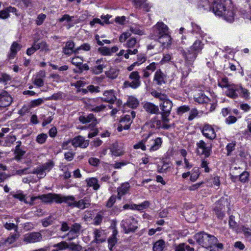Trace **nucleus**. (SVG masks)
<instances>
[{
    "instance_id": "f257e3e1",
    "label": "nucleus",
    "mask_w": 251,
    "mask_h": 251,
    "mask_svg": "<svg viewBox=\"0 0 251 251\" xmlns=\"http://www.w3.org/2000/svg\"><path fill=\"white\" fill-rule=\"evenodd\" d=\"M194 238L200 245L210 251H217L224 248L223 244L218 243V240L216 237L204 232L196 234Z\"/></svg>"
},
{
    "instance_id": "f03ea898",
    "label": "nucleus",
    "mask_w": 251,
    "mask_h": 251,
    "mask_svg": "<svg viewBox=\"0 0 251 251\" xmlns=\"http://www.w3.org/2000/svg\"><path fill=\"white\" fill-rule=\"evenodd\" d=\"M183 55L185 58L186 65L181 69L183 75L187 76L191 71L190 67H192L198 54L189 49L187 51L184 52Z\"/></svg>"
},
{
    "instance_id": "7ed1b4c3",
    "label": "nucleus",
    "mask_w": 251,
    "mask_h": 251,
    "mask_svg": "<svg viewBox=\"0 0 251 251\" xmlns=\"http://www.w3.org/2000/svg\"><path fill=\"white\" fill-rule=\"evenodd\" d=\"M138 222L133 217L123 220L120 224L121 227L126 234L134 232L138 228Z\"/></svg>"
},
{
    "instance_id": "20e7f679",
    "label": "nucleus",
    "mask_w": 251,
    "mask_h": 251,
    "mask_svg": "<svg viewBox=\"0 0 251 251\" xmlns=\"http://www.w3.org/2000/svg\"><path fill=\"white\" fill-rule=\"evenodd\" d=\"M136 116L135 112L132 111L129 114H126L122 117L119 122L117 128L119 132L122 131L123 129L127 130L130 128L133 119Z\"/></svg>"
},
{
    "instance_id": "39448f33",
    "label": "nucleus",
    "mask_w": 251,
    "mask_h": 251,
    "mask_svg": "<svg viewBox=\"0 0 251 251\" xmlns=\"http://www.w3.org/2000/svg\"><path fill=\"white\" fill-rule=\"evenodd\" d=\"M129 79L131 81H126L124 83L125 88L131 87L136 89L141 85L140 76L137 71L132 72L129 75Z\"/></svg>"
},
{
    "instance_id": "423d86ee",
    "label": "nucleus",
    "mask_w": 251,
    "mask_h": 251,
    "mask_svg": "<svg viewBox=\"0 0 251 251\" xmlns=\"http://www.w3.org/2000/svg\"><path fill=\"white\" fill-rule=\"evenodd\" d=\"M58 198H59V194L52 193L44 194L37 197H32L31 198V202H29V204L33 205V201L36 199H40L42 201L46 203H50L53 201L58 203Z\"/></svg>"
},
{
    "instance_id": "0eeeda50",
    "label": "nucleus",
    "mask_w": 251,
    "mask_h": 251,
    "mask_svg": "<svg viewBox=\"0 0 251 251\" xmlns=\"http://www.w3.org/2000/svg\"><path fill=\"white\" fill-rule=\"evenodd\" d=\"M211 10L216 16H223L226 10V6L222 0H214L211 3Z\"/></svg>"
},
{
    "instance_id": "6e6552de",
    "label": "nucleus",
    "mask_w": 251,
    "mask_h": 251,
    "mask_svg": "<svg viewBox=\"0 0 251 251\" xmlns=\"http://www.w3.org/2000/svg\"><path fill=\"white\" fill-rule=\"evenodd\" d=\"M153 34L156 38L169 33V28L163 22H158L153 27Z\"/></svg>"
},
{
    "instance_id": "1a4fd4ad",
    "label": "nucleus",
    "mask_w": 251,
    "mask_h": 251,
    "mask_svg": "<svg viewBox=\"0 0 251 251\" xmlns=\"http://www.w3.org/2000/svg\"><path fill=\"white\" fill-rule=\"evenodd\" d=\"M197 153L199 155H203L205 157L210 155L211 148L208 147L206 144L203 141L200 140L196 144Z\"/></svg>"
},
{
    "instance_id": "9d476101",
    "label": "nucleus",
    "mask_w": 251,
    "mask_h": 251,
    "mask_svg": "<svg viewBox=\"0 0 251 251\" xmlns=\"http://www.w3.org/2000/svg\"><path fill=\"white\" fill-rule=\"evenodd\" d=\"M42 235L39 232H32L24 235L23 241L26 244L34 243L42 240Z\"/></svg>"
},
{
    "instance_id": "9b49d317",
    "label": "nucleus",
    "mask_w": 251,
    "mask_h": 251,
    "mask_svg": "<svg viewBox=\"0 0 251 251\" xmlns=\"http://www.w3.org/2000/svg\"><path fill=\"white\" fill-rule=\"evenodd\" d=\"M241 89L240 85L231 84L227 88L226 91V96L232 99H236L240 94V91Z\"/></svg>"
},
{
    "instance_id": "f8f14e48",
    "label": "nucleus",
    "mask_w": 251,
    "mask_h": 251,
    "mask_svg": "<svg viewBox=\"0 0 251 251\" xmlns=\"http://www.w3.org/2000/svg\"><path fill=\"white\" fill-rule=\"evenodd\" d=\"M12 101V97L5 91L0 90V106L6 107L10 105Z\"/></svg>"
},
{
    "instance_id": "ddd939ff",
    "label": "nucleus",
    "mask_w": 251,
    "mask_h": 251,
    "mask_svg": "<svg viewBox=\"0 0 251 251\" xmlns=\"http://www.w3.org/2000/svg\"><path fill=\"white\" fill-rule=\"evenodd\" d=\"M71 143L72 145L75 148L79 147L82 148H86L89 145V140H85L83 137L79 135L73 138Z\"/></svg>"
},
{
    "instance_id": "4468645a",
    "label": "nucleus",
    "mask_w": 251,
    "mask_h": 251,
    "mask_svg": "<svg viewBox=\"0 0 251 251\" xmlns=\"http://www.w3.org/2000/svg\"><path fill=\"white\" fill-rule=\"evenodd\" d=\"M82 229L81 225L79 223H75L72 225L69 232L67 233V235L72 236L69 238V240H72L75 237H78L80 234Z\"/></svg>"
},
{
    "instance_id": "2eb2a0df",
    "label": "nucleus",
    "mask_w": 251,
    "mask_h": 251,
    "mask_svg": "<svg viewBox=\"0 0 251 251\" xmlns=\"http://www.w3.org/2000/svg\"><path fill=\"white\" fill-rule=\"evenodd\" d=\"M143 107L145 111L149 114L158 115L160 113L158 106L151 102H145Z\"/></svg>"
},
{
    "instance_id": "dca6fc26",
    "label": "nucleus",
    "mask_w": 251,
    "mask_h": 251,
    "mask_svg": "<svg viewBox=\"0 0 251 251\" xmlns=\"http://www.w3.org/2000/svg\"><path fill=\"white\" fill-rule=\"evenodd\" d=\"M202 134L210 140H213L216 137L214 128L209 125H205L202 129Z\"/></svg>"
},
{
    "instance_id": "f3484780",
    "label": "nucleus",
    "mask_w": 251,
    "mask_h": 251,
    "mask_svg": "<svg viewBox=\"0 0 251 251\" xmlns=\"http://www.w3.org/2000/svg\"><path fill=\"white\" fill-rule=\"evenodd\" d=\"M173 105L172 101L167 98L159 104L160 108L162 111L160 113H166V115L170 114Z\"/></svg>"
},
{
    "instance_id": "a211bd4d",
    "label": "nucleus",
    "mask_w": 251,
    "mask_h": 251,
    "mask_svg": "<svg viewBox=\"0 0 251 251\" xmlns=\"http://www.w3.org/2000/svg\"><path fill=\"white\" fill-rule=\"evenodd\" d=\"M66 203L69 206L75 207L76 201L75 198L73 196H62L59 194V198H58V203Z\"/></svg>"
},
{
    "instance_id": "6ab92c4d",
    "label": "nucleus",
    "mask_w": 251,
    "mask_h": 251,
    "mask_svg": "<svg viewBox=\"0 0 251 251\" xmlns=\"http://www.w3.org/2000/svg\"><path fill=\"white\" fill-rule=\"evenodd\" d=\"M223 202L225 203V201L221 200L217 201L215 203L214 207V211L218 218L222 219L224 216V212L223 209H225V205L223 204Z\"/></svg>"
},
{
    "instance_id": "aec40b11",
    "label": "nucleus",
    "mask_w": 251,
    "mask_h": 251,
    "mask_svg": "<svg viewBox=\"0 0 251 251\" xmlns=\"http://www.w3.org/2000/svg\"><path fill=\"white\" fill-rule=\"evenodd\" d=\"M166 78V75L159 69L155 73L153 80L157 85H162L165 84Z\"/></svg>"
},
{
    "instance_id": "412c9836",
    "label": "nucleus",
    "mask_w": 251,
    "mask_h": 251,
    "mask_svg": "<svg viewBox=\"0 0 251 251\" xmlns=\"http://www.w3.org/2000/svg\"><path fill=\"white\" fill-rule=\"evenodd\" d=\"M91 205V200L90 197H85L83 199L76 201L75 203V207H77L80 209H84L88 208Z\"/></svg>"
},
{
    "instance_id": "4be33fe9",
    "label": "nucleus",
    "mask_w": 251,
    "mask_h": 251,
    "mask_svg": "<svg viewBox=\"0 0 251 251\" xmlns=\"http://www.w3.org/2000/svg\"><path fill=\"white\" fill-rule=\"evenodd\" d=\"M136 8L143 9L146 12L150 11L151 6L146 2L147 0H131Z\"/></svg>"
},
{
    "instance_id": "5701e85b",
    "label": "nucleus",
    "mask_w": 251,
    "mask_h": 251,
    "mask_svg": "<svg viewBox=\"0 0 251 251\" xmlns=\"http://www.w3.org/2000/svg\"><path fill=\"white\" fill-rule=\"evenodd\" d=\"M102 100L110 103H114L116 100V97L114 94L113 90L105 91L103 93V97L102 98Z\"/></svg>"
},
{
    "instance_id": "b1692460",
    "label": "nucleus",
    "mask_w": 251,
    "mask_h": 251,
    "mask_svg": "<svg viewBox=\"0 0 251 251\" xmlns=\"http://www.w3.org/2000/svg\"><path fill=\"white\" fill-rule=\"evenodd\" d=\"M130 185L128 182L122 184L120 187L117 188L118 198L121 199L122 196L126 194L129 190Z\"/></svg>"
},
{
    "instance_id": "393cba45",
    "label": "nucleus",
    "mask_w": 251,
    "mask_h": 251,
    "mask_svg": "<svg viewBox=\"0 0 251 251\" xmlns=\"http://www.w3.org/2000/svg\"><path fill=\"white\" fill-rule=\"evenodd\" d=\"M22 48V45L18 44L16 42H14L11 47L10 53L8 54L9 59H13L16 55L18 51L20 50Z\"/></svg>"
},
{
    "instance_id": "a878e982",
    "label": "nucleus",
    "mask_w": 251,
    "mask_h": 251,
    "mask_svg": "<svg viewBox=\"0 0 251 251\" xmlns=\"http://www.w3.org/2000/svg\"><path fill=\"white\" fill-rule=\"evenodd\" d=\"M164 48H167L171 44V37L169 33L156 38Z\"/></svg>"
},
{
    "instance_id": "bb28decb",
    "label": "nucleus",
    "mask_w": 251,
    "mask_h": 251,
    "mask_svg": "<svg viewBox=\"0 0 251 251\" xmlns=\"http://www.w3.org/2000/svg\"><path fill=\"white\" fill-rule=\"evenodd\" d=\"M140 46L139 39L135 37H131L127 40L126 47L128 49H137Z\"/></svg>"
},
{
    "instance_id": "cd10ccee",
    "label": "nucleus",
    "mask_w": 251,
    "mask_h": 251,
    "mask_svg": "<svg viewBox=\"0 0 251 251\" xmlns=\"http://www.w3.org/2000/svg\"><path fill=\"white\" fill-rule=\"evenodd\" d=\"M203 46L204 44L201 40H197L189 49L198 54L201 52L203 48Z\"/></svg>"
},
{
    "instance_id": "c85d7f7f",
    "label": "nucleus",
    "mask_w": 251,
    "mask_h": 251,
    "mask_svg": "<svg viewBox=\"0 0 251 251\" xmlns=\"http://www.w3.org/2000/svg\"><path fill=\"white\" fill-rule=\"evenodd\" d=\"M150 141L152 143L151 145V146L150 149V151H155L159 149L162 143V139L160 137H157L154 139H151Z\"/></svg>"
},
{
    "instance_id": "c756f323",
    "label": "nucleus",
    "mask_w": 251,
    "mask_h": 251,
    "mask_svg": "<svg viewBox=\"0 0 251 251\" xmlns=\"http://www.w3.org/2000/svg\"><path fill=\"white\" fill-rule=\"evenodd\" d=\"M79 120L83 124H86L92 121L94 125L97 123V119L93 114H90L87 117L81 116L79 117Z\"/></svg>"
},
{
    "instance_id": "7c9ffc66",
    "label": "nucleus",
    "mask_w": 251,
    "mask_h": 251,
    "mask_svg": "<svg viewBox=\"0 0 251 251\" xmlns=\"http://www.w3.org/2000/svg\"><path fill=\"white\" fill-rule=\"evenodd\" d=\"M148 125L151 128L159 129L161 127V121L154 117L148 123Z\"/></svg>"
},
{
    "instance_id": "2f4dec72",
    "label": "nucleus",
    "mask_w": 251,
    "mask_h": 251,
    "mask_svg": "<svg viewBox=\"0 0 251 251\" xmlns=\"http://www.w3.org/2000/svg\"><path fill=\"white\" fill-rule=\"evenodd\" d=\"M101 61V60H97L96 62L97 66H95L91 68V71L93 74L96 75H99L102 73L103 69V65L100 64Z\"/></svg>"
},
{
    "instance_id": "473e14b6",
    "label": "nucleus",
    "mask_w": 251,
    "mask_h": 251,
    "mask_svg": "<svg viewBox=\"0 0 251 251\" xmlns=\"http://www.w3.org/2000/svg\"><path fill=\"white\" fill-rule=\"evenodd\" d=\"M108 17H101L102 20L98 18H95L90 22V25L91 26H93L96 23H98L102 25L104 24H111V23L109 21V18H108Z\"/></svg>"
},
{
    "instance_id": "72a5a7b5",
    "label": "nucleus",
    "mask_w": 251,
    "mask_h": 251,
    "mask_svg": "<svg viewBox=\"0 0 251 251\" xmlns=\"http://www.w3.org/2000/svg\"><path fill=\"white\" fill-rule=\"evenodd\" d=\"M110 151L112 154L116 156H120L122 154V151L119 147L117 143H115L112 144L110 148Z\"/></svg>"
},
{
    "instance_id": "f704fd0d",
    "label": "nucleus",
    "mask_w": 251,
    "mask_h": 251,
    "mask_svg": "<svg viewBox=\"0 0 251 251\" xmlns=\"http://www.w3.org/2000/svg\"><path fill=\"white\" fill-rule=\"evenodd\" d=\"M87 185L89 187H93L95 190H97L100 188V185L98 184V180L95 177H92L86 180Z\"/></svg>"
},
{
    "instance_id": "c9c22d12",
    "label": "nucleus",
    "mask_w": 251,
    "mask_h": 251,
    "mask_svg": "<svg viewBox=\"0 0 251 251\" xmlns=\"http://www.w3.org/2000/svg\"><path fill=\"white\" fill-rule=\"evenodd\" d=\"M20 237L18 231L14 233L10 234L5 241V244L10 245L15 242Z\"/></svg>"
},
{
    "instance_id": "e433bc0d",
    "label": "nucleus",
    "mask_w": 251,
    "mask_h": 251,
    "mask_svg": "<svg viewBox=\"0 0 251 251\" xmlns=\"http://www.w3.org/2000/svg\"><path fill=\"white\" fill-rule=\"evenodd\" d=\"M165 247V241L163 240H159L154 243L153 250V251H162Z\"/></svg>"
},
{
    "instance_id": "4c0bfd02",
    "label": "nucleus",
    "mask_w": 251,
    "mask_h": 251,
    "mask_svg": "<svg viewBox=\"0 0 251 251\" xmlns=\"http://www.w3.org/2000/svg\"><path fill=\"white\" fill-rule=\"evenodd\" d=\"M126 104L127 105L128 107L135 108L137 107L138 106L139 101L135 97L130 96L128 97Z\"/></svg>"
},
{
    "instance_id": "58836bf2",
    "label": "nucleus",
    "mask_w": 251,
    "mask_h": 251,
    "mask_svg": "<svg viewBox=\"0 0 251 251\" xmlns=\"http://www.w3.org/2000/svg\"><path fill=\"white\" fill-rule=\"evenodd\" d=\"M151 134H149L147 137L143 139L141 141L134 145L133 147L135 149H141L142 151L146 150L145 145L146 142L150 138Z\"/></svg>"
},
{
    "instance_id": "ea45409f",
    "label": "nucleus",
    "mask_w": 251,
    "mask_h": 251,
    "mask_svg": "<svg viewBox=\"0 0 251 251\" xmlns=\"http://www.w3.org/2000/svg\"><path fill=\"white\" fill-rule=\"evenodd\" d=\"M16 11L17 10L15 7L10 6L0 11V16H9L11 13L17 15Z\"/></svg>"
},
{
    "instance_id": "a19ab883",
    "label": "nucleus",
    "mask_w": 251,
    "mask_h": 251,
    "mask_svg": "<svg viewBox=\"0 0 251 251\" xmlns=\"http://www.w3.org/2000/svg\"><path fill=\"white\" fill-rule=\"evenodd\" d=\"M249 176L250 174L247 171H244L242 173H241L239 176H238L239 178V181L243 183L248 182L249 180ZM237 176H235V178H237Z\"/></svg>"
},
{
    "instance_id": "79ce46f5",
    "label": "nucleus",
    "mask_w": 251,
    "mask_h": 251,
    "mask_svg": "<svg viewBox=\"0 0 251 251\" xmlns=\"http://www.w3.org/2000/svg\"><path fill=\"white\" fill-rule=\"evenodd\" d=\"M55 218L52 215H50L49 217L44 219L42 221V225L44 227H47L51 225L55 221Z\"/></svg>"
},
{
    "instance_id": "37998d69",
    "label": "nucleus",
    "mask_w": 251,
    "mask_h": 251,
    "mask_svg": "<svg viewBox=\"0 0 251 251\" xmlns=\"http://www.w3.org/2000/svg\"><path fill=\"white\" fill-rule=\"evenodd\" d=\"M25 153V151L21 149H15L14 151L15 157L14 159L17 161H20L23 158V156Z\"/></svg>"
},
{
    "instance_id": "c03bdc74",
    "label": "nucleus",
    "mask_w": 251,
    "mask_h": 251,
    "mask_svg": "<svg viewBox=\"0 0 251 251\" xmlns=\"http://www.w3.org/2000/svg\"><path fill=\"white\" fill-rule=\"evenodd\" d=\"M199 7L200 8H202L204 10H211V4H210V1L208 0H201L199 4Z\"/></svg>"
},
{
    "instance_id": "a18cd8bd",
    "label": "nucleus",
    "mask_w": 251,
    "mask_h": 251,
    "mask_svg": "<svg viewBox=\"0 0 251 251\" xmlns=\"http://www.w3.org/2000/svg\"><path fill=\"white\" fill-rule=\"evenodd\" d=\"M200 112L196 108H193L190 110L189 115L188 117L189 121H191L195 118L200 117Z\"/></svg>"
},
{
    "instance_id": "49530a36",
    "label": "nucleus",
    "mask_w": 251,
    "mask_h": 251,
    "mask_svg": "<svg viewBox=\"0 0 251 251\" xmlns=\"http://www.w3.org/2000/svg\"><path fill=\"white\" fill-rule=\"evenodd\" d=\"M13 197L21 201H24L25 203H29L31 202V201H27L25 199V195H24L22 192H18L16 193L13 195Z\"/></svg>"
},
{
    "instance_id": "de8ad7c7",
    "label": "nucleus",
    "mask_w": 251,
    "mask_h": 251,
    "mask_svg": "<svg viewBox=\"0 0 251 251\" xmlns=\"http://www.w3.org/2000/svg\"><path fill=\"white\" fill-rule=\"evenodd\" d=\"M190 110V107L188 105H182L178 107L176 110V113L178 115H181L187 112Z\"/></svg>"
},
{
    "instance_id": "09e8293b",
    "label": "nucleus",
    "mask_w": 251,
    "mask_h": 251,
    "mask_svg": "<svg viewBox=\"0 0 251 251\" xmlns=\"http://www.w3.org/2000/svg\"><path fill=\"white\" fill-rule=\"evenodd\" d=\"M190 180L192 181H195L200 175L199 169L198 167H195L192 170V174H190Z\"/></svg>"
},
{
    "instance_id": "8fccbe9b",
    "label": "nucleus",
    "mask_w": 251,
    "mask_h": 251,
    "mask_svg": "<svg viewBox=\"0 0 251 251\" xmlns=\"http://www.w3.org/2000/svg\"><path fill=\"white\" fill-rule=\"evenodd\" d=\"M68 249L72 251H80L82 249V247L78 244L72 242L69 244Z\"/></svg>"
},
{
    "instance_id": "3c124183",
    "label": "nucleus",
    "mask_w": 251,
    "mask_h": 251,
    "mask_svg": "<svg viewBox=\"0 0 251 251\" xmlns=\"http://www.w3.org/2000/svg\"><path fill=\"white\" fill-rule=\"evenodd\" d=\"M119 75L118 70L112 68L110 69L107 72V75L108 77L111 79L116 78Z\"/></svg>"
},
{
    "instance_id": "603ef678",
    "label": "nucleus",
    "mask_w": 251,
    "mask_h": 251,
    "mask_svg": "<svg viewBox=\"0 0 251 251\" xmlns=\"http://www.w3.org/2000/svg\"><path fill=\"white\" fill-rule=\"evenodd\" d=\"M83 59L82 57H80L78 56H76L73 58H72L71 60V63L78 67L80 66V65H82V63H83Z\"/></svg>"
},
{
    "instance_id": "864d4df0",
    "label": "nucleus",
    "mask_w": 251,
    "mask_h": 251,
    "mask_svg": "<svg viewBox=\"0 0 251 251\" xmlns=\"http://www.w3.org/2000/svg\"><path fill=\"white\" fill-rule=\"evenodd\" d=\"M151 94L155 98L158 99L162 101L165 100L168 98L167 96L166 95L157 92L156 91L152 92Z\"/></svg>"
},
{
    "instance_id": "5fc2aeb1",
    "label": "nucleus",
    "mask_w": 251,
    "mask_h": 251,
    "mask_svg": "<svg viewBox=\"0 0 251 251\" xmlns=\"http://www.w3.org/2000/svg\"><path fill=\"white\" fill-rule=\"evenodd\" d=\"M209 100L208 98L203 94H201L199 97L195 98L196 101L199 103H207Z\"/></svg>"
},
{
    "instance_id": "6e6d98bb",
    "label": "nucleus",
    "mask_w": 251,
    "mask_h": 251,
    "mask_svg": "<svg viewBox=\"0 0 251 251\" xmlns=\"http://www.w3.org/2000/svg\"><path fill=\"white\" fill-rule=\"evenodd\" d=\"M36 46L38 50L41 49V50L45 51H47L50 50L48 45L45 42H41L38 43H36Z\"/></svg>"
},
{
    "instance_id": "4d7b16f0",
    "label": "nucleus",
    "mask_w": 251,
    "mask_h": 251,
    "mask_svg": "<svg viewBox=\"0 0 251 251\" xmlns=\"http://www.w3.org/2000/svg\"><path fill=\"white\" fill-rule=\"evenodd\" d=\"M102 231L100 229H95L94 232L95 241L97 243L102 242L104 240L100 238Z\"/></svg>"
},
{
    "instance_id": "13d9d810",
    "label": "nucleus",
    "mask_w": 251,
    "mask_h": 251,
    "mask_svg": "<svg viewBox=\"0 0 251 251\" xmlns=\"http://www.w3.org/2000/svg\"><path fill=\"white\" fill-rule=\"evenodd\" d=\"M33 174H36L38 176L39 178H43L46 176L45 171L42 169L41 167H39L36 169L33 172Z\"/></svg>"
},
{
    "instance_id": "bf43d9fd",
    "label": "nucleus",
    "mask_w": 251,
    "mask_h": 251,
    "mask_svg": "<svg viewBox=\"0 0 251 251\" xmlns=\"http://www.w3.org/2000/svg\"><path fill=\"white\" fill-rule=\"evenodd\" d=\"M16 137L13 135H9L6 137L5 140V145L10 147L16 141Z\"/></svg>"
},
{
    "instance_id": "052dcab7",
    "label": "nucleus",
    "mask_w": 251,
    "mask_h": 251,
    "mask_svg": "<svg viewBox=\"0 0 251 251\" xmlns=\"http://www.w3.org/2000/svg\"><path fill=\"white\" fill-rule=\"evenodd\" d=\"M68 245L69 244H68L65 241H62L60 243H58L56 244H54L53 245V247L54 248H58L60 250H62L66 249H68Z\"/></svg>"
},
{
    "instance_id": "680f3d73",
    "label": "nucleus",
    "mask_w": 251,
    "mask_h": 251,
    "mask_svg": "<svg viewBox=\"0 0 251 251\" xmlns=\"http://www.w3.org/2000/svg\"><path fill=\"white\" fill-rule=\"evenodd\" d=\"M48 136L46 134L41 133L38 135L36 137V141L39 144H43L47 140Z\"/></svg>"
},
{
    "instance_id": "e2e57ef3",
    "label": "nucleus",
    "mask_w": 251,
    "mask_h": 251,
    "mask_svg": "<svg viewBox=\"0 0 251 251\" xmlns=\"http://www.w3.org/2000/svg\"><path fill=\"white\" fill-rule=\"evenodd\" d=\"M230 84L227 77H224L221 79V82H219L218 85L221 88H227Z\"/></svg>"
},
{
    "instance_id": "0e129e2a",
    "label": "nucleus",
    "mask_w": 251,
    "mask_h": 251,
    "mask_svg": "<svg viewBox=\"0 0 251 251\" xmlns=\"http://www.w3.org/2000/svg\"><path fill=\"white\" fill-rule=\"evenodd\" d=\"M228 224L230 228L236 229L238 226L237 223L234 220V216L231 215L229 217Z\"/></svg>"
},
{
    "instance_id": "69168bd1",
    "label": "nucleus",
    "mask_w": 251,
    "mask_h": 251,
    "mask_svg": "<svg viewBox=\"0 0 251 251\" xmlns=\"http://www.w3.org/2000/svg\"><path fill=\"white\" fill-rule=\"evenodd\" d=\"M131 35V33L128 31L123 33L119 37V41L121 43L125 42Z\"/></svg>"
},
{
    "instance_id": "338daca9",
    "label": "nucleus",
    "mask_w": 251,
    "mask_h": 251,
    "mask_svg": "<svg viewBox=\"0 0 251 251\" xmlns=\"http://www.w3.org/2000/svg\"><path fill=\"white\" fill-rule=\"evenodd\" d=\"M37 50L38 49L36 46V42H35L31 47L27 49L26 54L29 56L31 55Z\"/></svg>"
},
{
    "instance_id": "774afa93",
    "label": "nucleus",
    "mask_w": 251,
    "mask_h": 251,
    "mask_svg": "<svg viewBox=\"0 0 251 251\" xmlns=\"http://www.w3.org/2000/svg\"><path fill=\"white\" fill-rule=\"evenodd\" d=\"M235 145V143L233 142L227 145L226 149L227 152V155L228 156L230 155L231 154V152L234 150Z\"/></svg>"
}]
</instances>
